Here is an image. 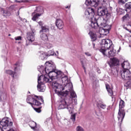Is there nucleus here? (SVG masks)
Wrapping results in <instances>:
<instances>
[{
	"mask_svg": "<svg viewBox=\"0 0 131 131\" xmlns=\"http://www.w3.org/2000/svg\"><path fill=\"white\" fill-rule=\"evenodd\" d=\"M38 70L42 75H38V83L52 82L53 80L61 78L64 74L62 71L56 70L55 64L50 61L45 63V67H39Z\"/></svg>",
	"mask_w": 131,
	"mask_h": 131,
	"instance_id": "f257e3e1",
	"label": "nucleus"
},
{
	"mask_svg": "<svg viewBox=\"0 0 131 131\" xmlns=\"http://www.w3.org/2000/svg\"><path fill=\"white\" fill-rule=\"evenodd\" d=\"M85 17L86 18H91V24L90 26L94 29H98L99 28V34L101 37L102 35H107L109 33V30L111 29V26L106 25V22L104 18H99L98 19L95 17V12L94 9L92 8H89L85 11Z\"/></svg>",
	"mask_w": 131,
	"mask_h": 131,
	"instance_id": "f03ea898",
	"label": "nucleus"
},
{
	"mask_svg": "<svg viewBox=\"0 0 131 131\" xmlns=\"http://www.w3.org/2000/svg\"><path fill=\"white\" fill-rule=\"evenodd\" d=\"M100 52L104 57H114L116 55V50H114L112 41L109 39H103L101 42Z\"/></svg>",
	"mask_w": 131,
	"mask_h": 131,
	"instance_id": "7ed1b4c3",
	"label": "nucleus"
},
{
	"mask_svg": "<svg viewBox=\"0 0 131 131\" xmlns=\"http://www.w3.org/2000/svg\"><path fill=\"white\" fill-rule=\"evenodd\" d=\"M62 81L64 83V85L66 84L64 89L65 90H67L64 93H62V96L66 97V96L68 95V93L70 92L71 96L72 98H76L77 96H76L75 92L73 91V88H72V83L69 82L67 76H64V77L62 78Z\"/></svg>",
	"mask_w": 131,
	"mask_h": 131,
	"instance_id": "20e7f679",
	"label": "nucleus"
},
{
	"mask_svg": "<svg viewBox=\"0 0 131 131\" xmlns=\"http://www.w3.org/2000/svg\"><path fill=\"white\" fill-rule=\"evenodd\" d=\"M12 126L13 122L9 118H4L0 121V128L2 131H14Z\"/></svg>",
	"mask_w": 131,
	"mask_h": 131,
	"instance_id": "39448f33",
	"label": "nucleus"
},
{
	"mask_svg": "<svg viewBox=\"0 0 131 131\" xmlns=\"http://www.w3.org/2000/svg\"><path fill=\"white\" fill-rule=\"evenodd\" d=\"M64 77H62L61 78L62 81V84H60L59 83H58L56 81H52V85L53 89H55V92L56 94H58V95H63V93H62V91H64L66 88H65V86L66 85V84L65 85L64 84V82H63V78H64Z\"/></svg>",
	"mask_w": 131,
	"mask_h": 131,
	"instance_id": "423d86ee",
	"label": "nucleus"
},
{
	"mask_svg": "<svg viewBox=\"0 0 131 131\" xmlns=\"http://www.w3.org/2000/svg\"><path fill=\"white\" fill-rule=\"evenodd\" d=\"M124 106V101L121 100L119 103V110L118 116V119L120 122H122V120H123L124 116H125V112L124 111V109H123Z\"/></svg>",
	"mask_w": 131,
	"mask_h": 131,
	"instance_id": "0eeeda50",
	"label": "nucleus"
},
{
	"mask_svg": "<svg viewBox=\"0 0 131 131\" xmlns=\"http://www.w3.org/2000/svg\"><path fill=\"white\" fill-rule=\"evenodd\" d=\"M18 71H20V63L16 62L14 66V72L12 70H9L6 71V73L11 75L12 78H18V74L17 72Z\"/></svg>",
	"mask_w": 131,
	"mask_h": 131,
	"instance_id": "6e6552de",
	"label": "nucleus"
},
{
	"mask_svg": "<svg viewBox=\"0 0 131 131\" xmlns=\"http://www.w3.org/2000/svg\"><path fill=\"white\" fill-rule=\"evenodd\" d=\"M38 100H39V99L37 96H34V97L29 96L27 98V102L29 104H31L32 106V105H34V106H39L41 103Z\"/></svg>",
	"mask_w": 131,
	"mask_h": 131,
	"instance_id": "1a4fd4ad",
	"label": "nucleus"
},
{
	"mask_svg": "<svg viewBox=\"0 0 131 131\" xmlns=\"http://www.w3.org/2000/svg\"><path fill=\"white\" fill-rule=\"evenodd\" d=\"M31 32H28L27 34L26 46H29L30 43L33 42L35 39V30L31 29Z\"/></svg>",
	"mask_w": 131,
	"mask_h": 131,
	"instance_id": "9d476101",
	"label": "nucleus"
},
{
	"mask_svg": "<svg viewBox=\"0 0 131 131\" xmlns=\"http://www.w3.org/2000/svg\"><path fill=\"white\" fill-rule=\"evenodd\" d=\"M123 80H126L127 82L125 83V85L127 88V89H131V73L129 72L125 73L121 76Z\"/></svg>",
	"mask_w": 131,
	"mask_h": 131,
	"instance_id": "9b49d317",
	"label": "nucleus"
},
{
	"mask_svg": "<svg viewBox=\"0 0 131 131\" xmlns=\"http://www.w3.org/2000/svg\"><path fill=\"white\" fill-rule=\"evenodd\" d=\"M121 66L123 69L120 71L121 76H122V75L126 73V72L131 73L130 71L129 70V69H130V65L129 64V62L127 61H124L121 64Z\"/></svg>",
	"mask_w": 131,
	"mask_h": 131,
	"instance_id": "f8f14e48",
	"label": "nucleus"
},
{
	"mask_svg": "<svg viewBox=\"0 0 131 131\" xmlns=\"http://www.w3.org/2000/svg\"><path fill=\"white\" fill-rule=\"evenodd\" d=\"M65 108H67L69 113H72V111L73 110V106H72V104L67 105L66 101L63 100L60 102L58 106V109H65Z\"/></svg>",
	"mask_w": 131,
	"mask_h": 131,
	"instance_id": "ddd939ff",
	"label": "nucleus"
},
{
	"mask_svg": "<svg viewBox=\"0 0 131 131\" xmlns=\"http://www.w3.org/2000/svg\"><path fill=\"white\" fill-rule=\"evenodd\" d=\"M108 14L107 8L105 6H98L97 9V14L98 16H105Z\"/></svg>",
	"mask_w": 131,
	"mask_h": 131,
	"instance_id": "4468645a",
	"label": "nucleus"
},
{
	"mask_svg": "<svg viewBox=\"0 0 131 131\" xmlns=\"http://www.w3.org/2000/svg\"><path fill=\"white\" fill-rule=\"evenodd\" d=\"M108 64L110 65V67L118 66V65H119V60L115 58H111L110 61H108Z\"/></svg>",
	"mask_w": 131,
	"mask_h": 131,
	"instance_id": "2eb2a0df",
	"label": "nucleus"
},
{
	"mask_svg": "<svg viewBox=\"0 0 131 131\" xmlns=\"http://www.w3.org/2000/svg\"><path fill=\"white\" fill-rule=\"evenodd\" d=\"M56 25L59 29H62L64 27V23L61 19H57L56 20Z\"/></svg>",
	"mask_w": 131,
	"mask_h": 131,
	"instance_id": "dca6fc26",
	"label": "nucleus"
},
{
	"mask_svg": "<svg viewBox=\"0 0 131 131\" xmlns=\"http://www.w3.org/2000/svg\"><path fill=\"white\" fill-rule=\"evenodd\" d=\"M85 4L86 5V6H91V7H94L95 8H97L96 0H86Z\"/></svg>",
	"mask_w": 131,
	"mask_h": 131,
	"instance_id": "f3484780",
	"label": "nucleus"
},
{
	"mask_svg": "<svg viewBox=\"0 0 131 131\" xmlns=\"http://www.w3.org/2000/svg\"><path fill=\"white\" fill-rule=\"evenodd\" d=\"M40 16H41V14L38 13L37 11L35 10V11L32 14V20H33V21H36V20H37V19H38Z\"/></svg>",
	"mask_w": 131,
	"mask_h": 131,
	"instance_id": "a211bd4d",
	"label": "nucleus"
},
{
	"mask_svg": "<svg viewBox=\"0 0 131 131\" xmlns=\"http://www.w3.org/2000/svg\"><path fill=\"white\" fill-rule=\"evenodd\" d=\"M106 89L108 92V94L109 96H112V98L113 99L112 101H113V100L114 101V99H114V97H113V87H112V86L110 87V86L109 85L106 84Z\"/></svg>",
	"mask_w": 131,
	"mask_h": 131,
	"instance_id": "6ab92c4d",
	"label": "nucleus"
},
{
	"mask_svg": "<svg viewBox=\"0 0 131 131\" xmlns=\"http://www.w3.org/2000/svg\"><path fill=\"white\" fill-rule=\"evenodd\" d=\"M107 3V0H95V4L98 6L105 7L106 3Z\"/></svg>",
	"mask_w": 131,
	"mask_h": 131,
	"instance_id": "aec40b11",
	"label": "nucleus"
},
{
	"mask_svg": "<svg viewBox=\"0 0 131 131\" xmlns=\"http://www.w3.org/2000/svg\"><path fill=\"white\" fill-rule=\"evenodd\" d=\"M37 89L38 92H45L46 91V85L43 83H38Z\"/></svg>",
	"mask_w": 131,
	"mask_h": 131,
	"instance_id": "412c9836",
	"label": "nucleus"
},
{
	"mask_svg": "<svg viewBox=\"0 0 131 131\" xmlns=\"http://www.w3.org/2000/svg\"><path fill=\"white\" fill-rule=\"evenodd\" d=\"M40 38L43 41H48L49 40L48 35L45 33H40Z\"/></svg>",
	"mask_w": 131,
	"mask_h": 131,
	"instance_id": "4be33fe9",
	"label": "nucleus"
},
{
	"mask_svg": "<svg viewBox=\"0 0 131 131\" xmlns=\"http://www.w3.org/2000/svg\"><path fill=\"white\" fill-rule=\"evenodd\" d=\"M126 12L127 13H131V2H128L125 5Z\"/></svg>",
	"mask_w": 131,
	"mask_h": 131,
	"instance_id": "5701e85b",
	"label": "nucleus"
},
{
	"mask_svg": "<svg viewBox=\"0 0 131 131\" xmlns=\"http://www.w3.org/2000/svg\"><path fill=\"white\" fill-rule=\"evenodd\" d=\"M39 54L41 60H45V59H47V57H48V53H45L43 51H41Z\"/></svg>",
	"mask_w": 131,
	"mask_h": 131,
	"instance_id": "b1692460",
	"label": "nucleus"
},
{
	"mask_svg": "<svg viewBox=\"0 0 131 131\" xmlns=\"http://www.w3.org/2000/svg\"><path fill=\"white\" fill-rule=\"evenodd\" d=\"M47 55L48 57L50 56H59V52L57 51L56 53H55L54 50H51L48 51Z\"/></svg>",
	"mask_w": 131,
	"mask_h": 131,
	"instance_id": "393cba45",
	"label": "nucleus"
},
{
	"mask_svg": "<svg viewBox=\"0 0 131 131\" xmlns=\"http://www.w3.org/2000/svg\"><path fill=\"white\" fill-rule=\"evenodd\" d=\"M49 28L48 26H41V30H40V33H43V32H48L49 31Z\"/></svg>",
	"mask_w": 131,
	"mask_h": 131,
	"instance_id": "a878e982",
	"label": "nucleus"
},
{
	"mask_svg": "<svg viewBox=\"0 0 131 131\" xmlns=\"http://www.w3.org/2000/svg\"><path fill=\"white\" fill-rule=\"evenodd\" d=\"M1 12L3 14V16L4 17H7L8 16L11 15V13L9 12V11H8L4 9V8L2 9Z\"/></svg>",
	"mask_w": 131,
	"mask_h": 131,
	"instance_id": "bb28decb",
	"label": "nucleus"
},
{
	"mask_svg": "<svg viewBox=\"0 0 131 131\" xmlns=\"http://www.w3.org/2000/svg\"><path fill=\"white\" fill-rule=\"evenodd\" d=\"M89 34L91 36V38L92 39H94V40H95V39H96V38H97V35H96V34H95V33H94V32H93L92 31H90L89 33Z\"/></svg>",
	"mask_w": 131,
	"mask_h": 131,
	"instance_id": "cd10ccee",
	"label": "nucleus"
},
{
	"mask_svg": "<svg viewBox=\"0 0 131 131\" xmlns=\"http://www.w3.org/2000/svg\"><path fill=\"white\" fill-rule=\"evenodd\" d=\"M10 88L12 93L15 94V93H16V86H15V85L12 84L10 86Z\"/></svg>",
	"mask_w": 131,
	"mask_h": 131,
	"instance_id": "c85d7f7f",
	"label": "nucleus"
},
{
	"mask_svg": "<svg viewBox=\"0 0 131 131\" xmlns=\"http://www.w3.org/2000/svg\"><path fill=\"white\" fill-rule=\"evenodd\" d=\"M30 126L32 128V129H33L35 126H36V123L34 121L31 122L30 123Z\"/></svg>",
	"mask_w": 131,
	"mask_h": 131,
	"instance_id": "c756f323",
	"label": "nucleus"
},
{
	"mask_svg": "<svg viewBox=\"0 0 131 131\" xmlns=\"http://www.w3.org/2000/svg\"><path fill=\"white\" fill-rule=\"evenodd\" d=\"M39 128H40L39 125L36 124L34 128H33V129L34 131H38L39 130Z\"/></svg>",
	"mask_w": 131,
	"mask_h": 131,
	"instance_id": "7c9ffc66",
	"label": "nucleus"
},
{
	"mask_svg": "<svg viewBox=\"0 0 131 131\" xmlns=\"http://www.w3.org/2000/svg\"><path fill=\"white\" fill-rule=\"evenodd\" d=\"M76 116V114H74L71 115V119H72V121H75V118Z\"/></svg>",
	"mask_w": 131,
	"mask_h": 131,
	"instance_id": "2f4dec72",
	"label": "nucleus"
},
{
	"mask_svg": "<svg viewBox=\"0 0 131 131\" xmlns=\"http://www.w3.org/2000/svg\"><path fill=\"white\" fill-rule=\"evenodd\" d=\"M122 19L123 21H124V20H128V19H129V15L128 14H126L122 17Z\"/></svg>",
	"mask_w": 131,
	"mask_h": 131,
	"instance_id": "473e14b6",
	"label": "nucleus"
},
{
	"mask_svg": "<svg viewBox=\"0 0 131 131\" xmlns=\"http://www.w3.org/2000/svg\"><path fill=\"white\" fill-rule=\"evenodd\" d=\"M77 131H84V129L82 127L80 126H78L76 128Z\"/></svg>",
	"mask_w": 131,
	"mask_h": 131,
	"instance_id": "72a5a7b5",
	"label": "nucleus"
},
{
	"mask_svg": "<svg viewBox=\"0 0 131 131\" xmlns=\"http://www.w3.org/2000/svg\"><path fill=\"white\" fill-rule=\"evenodd\" d=\"M46 47L48 49H52L53 46L51 43H48L46 44Z\"/></svg>",
	"mask_w": 131,
	"mask_h": 131,
	"instance_id": "f704fd0d",
	"label": "nucleus"
},
{
	"mask_svg": "<svg viewBox=\"0 0 131 131\" xmlns=\"http://www.w3.org/2000/svg\"><path fill=\"white\" fill-rule=\"evenodd\" d=\"M15 40H22V37L19 36H17V37H15L14 38Z\"/></svg>",
	"mask_w": 131,
	"mask_h": 131,
	"instance_id": "c9c22d12",
	"label": "nucleus"
},
{
	"mask_svg": "<svg viewBox=\"0 0 131 131\" xmlns=\"http://www.w3.org/2000/svg\"><path fill=\"white\" fill-rule=\"evenodd\" d=\"M100 108H101L102 109H106V106L105 105V104L101 103V104L100 105Z\"/></svg>",
	"mask_w": 131,
	"mask_h": 131,
	"instance_id": "e433bc0d",
	"label": "nucleus"
},
{
	"mask_svg": "<svg viewBox=\"0 0 131 131\" xmlns=\"http://www.w3.org/2000/svg\"><path fill=\"white\" fill-rule=\"evenodd\" d=\"M119 3H121V4H125L126 2H128V0H118Z\"/></svg>",
	"mask_w": 131,
	"mask_h": 131,
	"instance_id": "4c0bfd02",
	"label": "nucleus"
},
{
	"mask_svg": "<svg viewBox=\"0 0 131 131\" xmlns=\"http://www.w3.org/2000/svg\"><path fill=\"white\" fill-rule=\"evenodd\" d=\"M34 110L36 112H37V113H40V112H41V110L39 108H35Z\"/></svg>",
	"mask_w": 131,
	"mask_h": 131,
	"instance_id": "58836bf2",
	"label": "nucleus"
},
{
	"mask_svg": "<svg viewBox=\"0 0 131 131\" xmlns=\"http://www.w3.org/2000/svg\"><path fill=\"white\" fill-rule=\"evenodd\" d=\"M85 54L86 55V56H88V57H90L91 56V53H90L89 52H86L85 53Z\"/></svg>",
	"mask_w": 131,
	"mask_h": 131,
	"instance_id": "ea45409f",
	"label": "nucleus"
},
{
	"mask_svg": "<svg viewBox=\"0 0 131 131\" xmlns=\"http://www.w3.org/2000/svg\"><path fill=\"white\" fill-rule=\"evenodd\" d=\"M13 9H14V6H10L9 8V11H12V10H13Z\"/></svg>",
	"mask_w": 131,
	"mask_h": 131,
	"instance_id": "a19ab883",
	"label": "nucleus"
},
{
	"mask_svg": "<svg viewBox=\"0 0 131 131\" xmlns=\"http://www.w3.org/2000/svg\"><path fill=\"white\" fill-rule=\"evenodd\" d=\"M38 23L39 25H40V26H42V25L43 24V23H42V21H39Z\"/></svg>",
	"mask_w": 131,
	"mask_h": 131,
	"instance_id": "79ce46f5",
	"label": "nucleus"
},
{
	"mask_svg": "<svg viewBox=\"0 0 131 131\" xmlns=\"http://www.w3.org/2000/svg\"><path fill=\"white\" fill-rule=\"evenodd\" d=\"M83 68L84 69V71L85 73H86V70L85 69V67H84V66L83 64Z\"/></svg>",
	"mask_w": 131,
	"mask_h": 131,
	"instance_id": "37998d69",
	"label": "nucleus"
},
{
	"mask_svg": "<svg viewBox=\"0 0 131 131\" xmlns=\"http://www.w3.org/2000/svg\"><path fill=\"white\" fill-rule=\"evenodd\" d=\"M75 104H77V99H74Z\"/></svg>",
	"mask_w": 131,
	"mask_h": 131,
	"instance_id": "c03bdc74",
	"label": "nucleus"
},
{
	"mask_svg": "<svg viewBox=\"0 0 131 131\" xmlns=\"http://www.w3.org/2000/svg\"><path fill=\"white\" fill-rule=\"evenodd\" d=\"M120 50H121V47H119V50H118V53H119V52H120Z\"/></svg>",
	"mask_w": 131,
	"mask_h": 131,
	"instance_id": "a18cd8bd",
	"label": "nucleus"
},
{
	"mask_svg": "<svg viewBox=\"0 0 131 131\" xmlns=\"http://www.w3.org/2000/svg\"><path fill=\"white\" fill-rule=\"evenodd\" d=\"M98 73H101V71L100 70H97Z\"/></svg>",
	"mask_w": 131,
	"mask_h": 131,
	"instance_id": "49530a36",
	"label": "nucleus"
},
{
	"mask_svg": "<svg viewBox=\"0 0 131 131\" xmlns=\"http://www.w3.org/2000/svg\"><path fill=\"white\" fill-rule=\"evenodd\" d=\"M70 8V6H67L66 7V9H69Z\"/></svg>",
	"mask_w": 131,
	"mask_h": 131,
	"instance_id": "de8ad7c7",
	"label": "nucleus"
},
{
	"mask_svg": "<svg viewBox=\"0 0 131 131\" xmlns=\"http://www.w3.org/2000/svg\"><path fill=\"white\" fill-rule=\"evenodd\" d=\"M15 2L16 3H21V1H15Z\"/></svg>",
	"mask_w": 131,
	"mask_h": 131,
	"instance_id": "09e8293b",
	"label": "nucleus"
},
{
	"mask_svg": "<svg viewBox=\"0 0 131 131\" xmlns=\"http://www.w3.org/2000/svg\"><path fill=\"white\" fill-rule=\"evenodd\" d=\"M41 101H42V102H43V99H40Z\"/></svg>",
	"mask_w": 131,
	"mask_h": 131,
	"instance_id": "8fccbe9b",
	"label": "nucleus"
},
{
	"mask_svg": "<svg viewBox=\"0 0 131 131\" xmlns=\"http://www.w3.org/2000/svg\"><path fill=\"white\" fill-rule=\"evenodd\" d=\"M93 47L95 48V44H93Z\"/></svg>",
	"mask_w": 131,
	"mask_h": 131,
	"instance_id": "3c124183",
	"label": "nucleus"
},
{
	"mask_svg": "<svg viewBox=\"0 0 131 131\" xmlns=\"http://www.w3.org/2000/svg\"><path fill=\"white\" fill-rule=\"evenodd\" d=\"M9 36H11V35L9 34Z\"/></svg>",
	"mask_w": 131,
	"mask_h": 131,
	"instance_id": "603ef678",
	"label": "nucleus"
},
{
	"mask_svg": "<svg viewBox=\"0 0 131 131\" xmlns=\"http://www.w3.org/2000/svg\"><path fill=\"white\" fill-rule=\"evenodd\" d=\"M90 76H91V74H90Z\"/></svg>",
	"mask_w": 131,
	"mask_h": 131,
	"instance_id": "864d4df0",
	"label": "nucleus"
},
{
	"mask_svg": "<svg viewBox=\"0 0 131 131\" xmlns=\"http://www.w3.org/2000/svg\"><path fill=\"white\" fill-rule=\"evenodd\" d=\"M12 131H13V130H12Z\"/></svg>",
	"mask_w": 131,
	"mask_h": 131,
	"instance_id": "5fc2aeb1",
	"label": "nucleus"
}]
</instances>
